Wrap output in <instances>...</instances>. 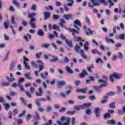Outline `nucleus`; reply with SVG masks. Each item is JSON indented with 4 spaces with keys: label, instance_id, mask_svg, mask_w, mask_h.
Listing matches in <instances>:
<instances>
[{
    "label": "nucleus",
    "instance_id": "obj_34",
    "mask_svg": "<svg viewBox=\"0 0 125 125\" xmlns=\"http://www.w3.org/2000/svg\"><path fill=\"white\" fill-rule=\"evenodd\" d=\"M65 23H66V21L64 19H60V25L61 27H64V24H65Z\"/></svg>",
    "mask_w": 125,
    "mask_h": 125
},
{
    "label": "nucleus",
    "instance_id": "obj_25",
    "mask_svg": "<svg viewBox=\"0 0 125 125\" xmlns=\"http://www.w3.org/2000/svg\"><path fill=\"white\" fill-rule=\"evenodd\" d=\"M24 40H25V41H26V42H29V40L28 39H29L30 40H31V39H32V36H31L30 34H27L26 36H24Z\"/></svg>",
    "mask_w": 125,
    "mask_h": 125
},
{
    "label": "nucleus",
    "instance_id": "obj_61",
    "mask_svg": "<svg viewBox=\"0 0 125 125\" xmlns=\"http://www.w3.org/2000/svg\"><path fill=\"white\" fill-rule=\"evenodd\" d=\"M31 9L35 11L36 9H37V5L34 4L31 6Z\"/></svg>",
    "mask_w": 125,
    "mask_h": 125
},
{
    "label": "nucleus",
    "instance_id": "obj_3",
    "mask_svg": "<svg viewBox=\"0 0 125 125\" xmlns=\"http://www.w3.org/2000/svg\"><path fill=\"white\" fill-rule=\"evenodd\" d=\"M123 77V75L120 73H114L111 76H110V81L112 83L114 82V78L115 79H121Z\"/></svg>",
    "mask_w": 125,
    "mask_h": 125
},
{
    "label": "nucleus",
    "instance_id": "obj_38",
    "mask_svg": "<svg viewBox=\"0 0 125 125\" xmlns=\"http://www.w3.org/2000/svg\"><path fill=\"white\" fill-rule=\"evenodd\" d=\"M105 40L108 43H110V42H112V43H115L114 40L112 39H109V37H106Z\"/></svg>",
    "mask_w": 125,
    "mask_h": 125
},
{
    "label": "nucleus",
    "instance_id": "obj_33",
    "mask_svg": "<svg viewBox=\"0 0 125 125\" xmlns=\"http://www.w3.org/2000/svg\"><path fill=\"white\" fill-rule=\"evenodd\" d=\"M74 110H76V111H80L81 109H82V105H75L73 107Z\"/></svg>",
    "mask_w": 125,
    "mask_h": 125
},
{
    "label": "nucleus",
    "instance_id": "obj_23",
    "mask_svg": "<svg viewBox=\"0 0 125 125\" xmlns=\"http://www.w3.org/2000/svg\"><path fill=\"white\" fill-rule=\"evenodd\" d=\"M25 82V79L23 78H20L18 83V85H22V83Z\"/></svg>",
    "mask_w": 125,
    "mask_h": 125
},
{
    "label": "nucleus",
    "instance_id": "obj_5",
    "mask_svg": "<svg viewBox=\"0 0 125 125\" xmlns=\"http://www.w3.org/2000/svg\"><path fill=\"white\" fill-rule=\"evenodd\" d=\"M48 28L49 30H51V29H53L54 30H56L57 31H58L59 32H60V28H59V26H58L56 24H54L53 25H51V24H49L48 25Z\"/></svg>",
    "mask_w": 125,
    "mask_h": 125
},
{
    "label": "nucleus",
    "instance_id": "obj_15",
    "mask_svg": "<svg viewBox=\"0 0 125 125\" xmlns=\"http://www.w3.org/2000/svg\"><path fill=\"white\" fill-rule=\"evenodd\" d=\"M69 58H68V57H65L64 59V60L62 61L61 62V63H62V64L63 65H66V64H67L69 62Z\"/></svg>",
    "mask_w": 125,
    "mask_h": 125
},
{
    "label": "nucleus",
    "instance_id": "obj_49",
    "mask_svg": "<svg viewBox=\"0 0 125 125\" xmlns=\"http://www.w3.org/2000/svg\"><path fill=\"white\" fill-rule=\"evenodd\" d=\"M110 117H111V115L109 113H105L104 116V118L105 120H107V118H110Z\"/></svg>",
    "mask_w": 125,
    "mask_h": 125
},
{
    "label": "nucleus",
    "instance_id": "obj_64",
    "mask_svg": "<svg viewBox=\"0 0 125 125\" xmlns=\"http://www.w3.org/2000/svg\"><path fill=\"white\" fill-rule=\"evenodd\" d=\"M1 85L3 86H9V83L7 82L3 83H1Z\"/></svg>",
    "mask_w": 125,
    "mask_h": 125
},
{
    "label": "nucleus",
    "instance_id": "obj_57",
    "mask_svg": "<svg viewBox=\"0 0 125 125\" xmlns=\"http://www.w3.org/2000/svg\"><path fill=\"white\" fill-rule=\"evenodd\" d=\"M47 83L46 82H43L42 83V86L43 87V88H44L45 89H46V88H47Z\"/></svg>",
    "mask_w": 125,
    "mask_h": 125
},
{
    "label": "nucleus",
    "instance_id": "obj_37",
    "mask_svg": "<svg viewBox=\"0 0 125 125\" xmlns=\"http://www.w3.org/2000/svg\"><path fill=\"white\" fill-rule=\"evenodd\" d=\"M24 77H25L26 79L27 80H31L32 77H31V76L30 75V73H27L24 75Z\"/></svg>",
    "mask_w": 125,
    "mask_h": 125
},
{
    "label": "nucleus",
    "instance_id": "obj_13",
    "mask_svg": "<svg viewBox=\"0 0 125 125\" xmlns=\"http://www.w3.org/2000/svg\"><path fill=\"white\" fill-rule=\"evenodd\" d=\"M33 118L36 121H40V119H41V116H40V114L39 113L36 112L35 113V114L33 115Z\"/></svg>",
    "mask_w": 125,
    "mask_h": 125
},
{
    "label": "nucleus",
    "instance_id": "obj_62",
    "mask_svg": "<svg viewBox=\"0 0 125 125\" xmlns=\"http://www.w3.org/2000/svg\"><path fill=\"white\" fill-rule=\"evenodd\" d=\"M65 111H66V108L65 107H62L59 110V112L61 113H63L64 112H65Z\"/></svg>",
    "mask_w": 125,
    "mask_h": 125
},
{
    "label": "nucleus",
    "instance_id": "obj_7",
    "mask_svg": "<svg viewBox=\"0 0 125 125\" xmlns=\"http://www.w3.org/2000/svg\"><path fill=\"white\" fill-rule=\"evenodd\" d=\"M36 21L35 18H31L29 21V24L30 25L31 27L33 28V29H36V23L35 21Z\"/></svg>",
    "mask_w": 125,
    "mask_h": 125
},
{
    "label": "nucleus",
    "instance_id": "obj_35",
    "mask_svg": "<svg viewBox=\"0 0 125 125\" xmlns=\"http://www.w3.org/2000/svg\"><path fill=\"white\" fill-rule=\"evenodd\" d=\"M65 42L68 45V46H70V47H72V41H69L68 39H65Z\"/></svg>",
    "mask_w": 125,
    "mask_h": 125
},
{
    "label": "nucleus",
    "instance_id": "obj_9",
    "mask_svg": "<svg viewBox=\"0 0 125 125\" xmlns=\"http://www.w3.org/2000/svg\"><path fill=\"white\" fill-rule=\"evenodd\" d=\"M37 62L38 63V65L39 66V72L42 71V70H43V62L41 60H38L37 61Z\"/></svg>",
    "mask_w": 125,
    "mask_h": 125
},
{
    "label": "nucleus",
    "instance_id": "obj_53",
    "mask_svg": "<svg viewBox=\"0 0 125 125\" xmlns=\"http://www.w3.org/2000/svg\"><path fill=\"white\" fill-rule=\"evenodd\" d=\"M41 100L38 99L35 101V103L37 106H41V104L40 103Z\"/></svg>",
    "mask_w": 125,
    "mask_h": 125
},
{
    "label": "nucleus",
    "instance_id": "obj_50",
    "mask_svg": "<svg viewBox=\"0 0 125 125\" xmlns=\"http://www.w3.org/2000/svg\"><path fill=\"white\" fill-rule=\"evenodd\" d=\"M36 15H37V14H36V13H32L28 15V17H29L30 18H34L33 17H35V16H36Z\"/></svg>",
    "mask_w": 125,
    "mask_h": 125
},
{
    "label": "nucleus",
    "instance_id": "obj_21",
    "mask_svg": "<svg viewBox=\"0 0 125 125\" xmlns=\"http://www.w3.org/2000/svg\"><path fill=\"white\" fill-rule=\"evenodd\" d=\"M54 37H58V35H57V32H56V31H54V34L49 35V39H53Z\"/></svg>",
    "mask_w": 125,
    "mask_h": 125
},
{
    "label": "nucleus",
    "instance_id": "obj_52",
    "mask_svg": "<svg viewBox=\"0 0 125 125\" xmlns=\"http://www.w3.org/2000/svg\"><path fill=\"white\" fill-rule=\"evenodd\" d=\"M14 20H15L14 17H11V22H12V24H14V25H16V27H17V23L16 22H14Z\"/></svg>",
    "mask_w": 125,
    "mask_h": 125
},
{
    "label": "nucleus",
    "instance_id": "obj_30",
    "mask_svg": "<svg viewBox=\"0 0 125 125\" xmlns=\"http://www.w3.org/2000/svg\"><path fill=\"white\" fill-rule=\"evenodd\" d=\"M107 124L108 125H115L116 121L113 119L107 121Z\"/></svg>",
    "mask_w": 125,
    "mask_h": 125
},
{
    "label": "nucleus",
    "instance_id": "obj_32",
    "mask_svg": "<svg viewBox=\"0 0 125 125\" xmlns=\"http://www.w3.org/2000/svg\"><path fill=\"white\" fill-rule=\"evenodd\" d=\"M87 74V73L86 72V71H85V70H84L83 71H82V72L81 73H80L79 75L80 77H81L82 78L84 77V76H85V75H86Z\"/></svg>",
    "mask_w": 125,
    "mask_h": 125
},
{
    "label": "nucleus",
    "instance_id": "obj_10",
    "mask_svg": "<svg viewBox=\"0 0 125 125\" xmlns=\"http://www.w3.org/2000/svg\"><path fill=\"white\" fill-rule=\"evenodd\" d=\"M91 103H85L81 105L82 109H86L91 106Z\"/></svg>",
    "mask_w": 125,
    "mask_h": 125
},
{
    "label": "nucleus",
    "instance_id": "obj_19",
    "mask_svg": "<svg viewBox=\"0 0 125 125\" xmlns=\"http://www.w3.org/2000/svg\"><path fill=\"white\" fill-rule=\"evenodd\" d=\"M86 34L87 36H90L91 35H93V32H92V31L90 28H87L86 29Z\"/></svg>",
    "mask_w": 125,
    "mask_h": 125
},
{
    "label": "nucleus",
    "instance_id": "obj_18",
    "mask_svg": "<svg viewBox=\"0 0 125 125\" xmlns=\"http://www.w3.org/2000/svg\"><path fill=\"white\" fill-rule=\"evenodd\" d=\"M41 75L42 79L44 80V79H46V78H47V76H48V73H47L46 71H45L44 74L43 73H41Z\"/></svg>",
    "mask_w": 125,
    "mask_h": 125
},
{
    "label": "nucleus",
    "instance_id": "obj_26",
    "mask_svg": "<svg viewBox=\"0 0 125 125\" xmlns=\"http://www.w3.org/2000/svg\"><path fill=\"white\" fill-rule=\"evenodd\" d=\"M37 35L41 37H43L44 36V33H43V31L42 29H40L38 30Z\"/></svg>",
    "mask_w": 125,
    "mask_h": 125
},
{
    "label": "nucleus",
    "instance_id": "obj_44",
    "mask_svg": "<svg viewBox=\"0 0 125 125\" xmlns=\"http://www.w3.org/2000/svg\"><path fill=\"white\" fill-rule=\"evenodd\" d=\"M115 105H116V103L113 102L109 104V107L111 109H115V108H116V106Z\"/></svg>",
    "mask_w": 125,
    "mask_h": 125
},
{
    "label": "nucleus",
    "instance_id": "obj_28",
    "mask_svg": "<svg viewBox=\"0 0 125 125\" xmlns=\"http://www.w3.org/2000/svg\"><path fill=\"white\" fill-rule=\"evenodd\" d=\"M115 38L116 40H125V34L120 35L119 37L116 36Z\"/></svg>",
    "mask_w": 125,
    "mask_h": 125
},
{
    "label": "nucleus",
    "instance_id": "obj_46",
    "mask_svg": "<svg viewBox=\"0 0 125 125\" xmlns=\"http://www.w3.org/2000/svg\"><path fill=\"white\" fill-rule=\"evenodd\" d=\"M99 62L102 63V64H103L104 63V60H101V58H99L98 59L96 60V63H99Z\"/></svg>",
    "mask_w": 125,
    "mask_h": 125
},
{
    "label": "nucleus",
    "instance_id": "obj_40",
    "mask_svg": "<svg viewBox=\"0 0 125 125\" xmlns=\"http://www.w3.org/2000/svg\"><path fill=\"white\" fill-rule=\"evenodd\" d=\"M23 64L25 65V68L26 70H30L31 66L30 65H28V64L25 62H23Z\"/></svg>",
    "mask_w": 125,
    "mask_h": 125
},
{
    "label": "nucleus",
    "instance_id": "obj_29",
    "mask_svg": "<svg viewBox=\"0 0 125 125\" xmlns=\"http://www.w3.org/2000/svg\"><path fill=\"white\" fill-rule=\"evenodd\" d=\"M65 88H66V89H68V90L66 91V95H70V94H71V90H70V89H71V88H72V87L68 86Z\"/></svg>",
    "mask_w": 125,
    "mask_h": 125
},
{
    "label": "nucleus",
    "instance_id": "obj_4",
    "mask_svg": "<svg viewBox=\"0 0 125 125\" xmlns=\"http://www.w3.org/2000/svg\"><path fill=\"white\" fill-rule=\"evenodd\" d=\"M90 0L92 2V4H91V2L88 3V7H90V8H93L94 6L99 5V3H97L96 0Z\"/></svg>",
    "mask_w": 125,
    "mask_h": 125
},
{
    "label": "nucleus",
    "instance_id": "obj_63",
    "mask_svg": "<svg viewBox=\"0 0 125 125\" xmlns=\"http://www.w3.org/2000/svg\"><path fill=\"white\" fill-rule=\"evenodd\" d=\"M13 114L14 116H15L16 115H17V114H18V109H15L13 111Z\"/></svg>",
    "mask_w": 125,
    "mask_h": 125
},
{
    "label": "nucleus",
    "instance_id": "obj_11",
    "mask_svg": "<svg viewBox=\"0 0 125 125\" xmlns=\"http://www.w3.org/2000/svg\"><path fill=\"white\" fill-rule=\"evenodd\" d=\"M60 120L62 122H64V121H66V123H67L68 124H69L70 122H71V118L70 117H66L65 116H62Z\"/></svg>",
    "mask_w": 125,
    "mask_h": 125
},
{
    "label": "nucleus",
    "instance_id": "obj_14",
    "mask_svg": "<svg viewBox=\"0 0 125 125\" xmlns=\"http://www.w3.org/2000/svg\"><path fill=\"white\" fill-rule=\"evenodd\" d=\"M86 91H87V89L86 88L77 89L76 90V92H81L82 93H84V94L86 93Z\"/></svg>",
    "mask_w": 125,
    "mask_h": 125
},
{
    "label": "nucleus",
    "instance_id": "obj_6",
    "mask_svg": "<svg viewBox=\"0 0 125 125\" xmlns=\"http://www.w3.org/2000/svg\"><path fill=\"white\" fill-rule=\"evenodd\" d=\"M49 59L51 62H56L58 61V57L54 55H49Z\"/></svg>",
    "mask_w": 125,
    "mask_h": 125
},
{
    "label": "nucleus",
    "instance_id": "obj_47",
    "mask_svg": "<svg viewBox=\"0 0 125 125\" xmlns=\"http://www.w3.org/2000/svg\"><path fill=\"white\" fill-rule=\"evenodd\" d=\"M47 83H50L52 85H53L55 83V79H54L53 81L49 82V80H46Z\"/></svg>",
    "mask_w": 125,
    "mask_h": 125
},
{
    "label": "nucleus",
    "instance_id": "obj_60",
    "mask_svg": "<svg viewBox=\"0 0 125 125\" xmlns=\"http://www.w3.org/2000/svg\"><path fill=\"white\" fill-rule=\"evenodd\" d=\"M29 89L30 90V92H31V93H34V92H35L36 89H35V87H30L29 88Z\"/></svg>",
    "mask_w": 125,
    "mask_h": 125
},
{
    "label": "nucleus",
    "instance_id": "obj_16",
    "mask_svg": "<svg viewBox=\"0 0 125 125\" xmlns=\"http://www.w3.org/2000/svg\"><path fill=\"white\" fill-rule=\"evenodd\" d=\"M73 15L72 14H65L63 15V18H64V19H66V20H70V19H71Z\"/></svg>",
    "mask_w": 125,
    "mask_h": 125
},
{
    "label": "nucleus",
    "instance_id": "obj_42",
    "mask_svg": "<svg viewBox=\"0 0 125 125\" xmlns=\"http://www.w3.org/2000/svg\"><path fill=\"white\" fill-rule=\"evenodd\" d=\"M84 49L86 51L89 49V48H88V43L87 42H86V43L84 44Z\"/></svg>",
    "mask_w": 125,
    "mask_h": 125
},
{
    "label": "nucleus",
    "instance_id": "obj_12",
    "mask_svg": "<svg viewBox=\"0 0 125 125\" xmlns=\"http://www.w3.org/2000/svg\"><path fill=\"white\" fill-rule=\"evenodd\" d=\"M65 84H66V82L63 80L59 81L57 83L58 87H62V86H63Z\"/></svg>",
    "mask_w": 125,
    "mask_h": 125
},
{
    "label": "nucleus",
    "instance_id": "obj_31",
    "mask_svg": "<svg viewBox=\"0 0 125 125\" xmlns=\"http://www.w3.org/2000/svg\"><path fill=\"white\" fill-rule=\"evenodd\" d=\"M68 3L67 4V6H73V4H74V0H67Z\"/></svg>",
    "mask_w": 125,
    "mask_h": 125
},
{
    "label": "nucleus",
    "instance_id": "obj_41",
    "mask_svg": "<svg viewBox=\"0 0 125 125\" xmlns=\"http://www.w3.org/2000/svg\"><path fill=\"white\" fill-rule=\"evenodd\" d=\"M92 52L93 54H95L96 53H98L99 55H101V53H100V52H99L96 49L92 50Z\"/></svg>",
    "mask_w": 125,
    "mask_h": 125
},
{
    "label": "nucleus",
    "instance_id": "obj_36",
    "mask_svg": "<svg viewBox=\"0 0 125 125\" xmlns=\"http://www.w3.org/2000/svg\"><path fill=\"white\" fill-rule=\"evenodd\" d=\"M13 3L17 7H20V3H19V2H18V1H17V0H13Z\"/></svg>",
    "mask_w": 125,
    "mask_h": 125
},
{
    "label": "nucleus",
    "instance_id": "obj_45",
    "mask_svg": "<svg viewBox=\"0 0 125 125\" xmlns=\"http://www.w3.org/2000/svg\"><path fill=\"white\" fill-rule=\"evenodd\" d=\"M74 23L75 24H76V25H78L80 27L82 26V24H81V21L78 20H75L74 21Z\"/></svg>",
    "mask_w": 125,
    "mask_h": 125
},
{
    "label": "nucleus",
    "instance_id": "obj_20",
    "mask_svg": "<svg viewBox=\"0 0 125 125\" xmlns=\"http://www.w3.org/2000/svg\"><path fill=\"white\" fill-rule=\"evenodd\" d=\"M44 20H47V19H48V18H49V17L50 16V13H49V12H45L44 13Z\"/></svg>",
    "mask_w": 125,
    "mask_h": 125
},
{
    "label": "nucleus",
    "instance_id": "obj_8",
    "mask_svg": "<svg viewBox=\"0 0 125 125\" xmlns=\"http://www.w3.org/2000/svg\"><path fill=\"white\" fill-rule=\"evenodd\" d=\"M74 28H76L77 30L74 29H70V32H72L73 36H75V33L76 34H79V31H80V28L77 26L76 24H74Z\"/></svg>",
    "mask_w": 125,
    "mask_h": 125
},
{
    "label": "nucleus",
    "instance_id": "obj_43",
    "mask_svg": "<svg viewBox=\"0 0 125 125\" xmlns=\"http://www.w3.org/2000/svg\"><path fill=\"white\" fill-rule=\"evenodd\" d=\"M20 99L21 100V101L22 102V103H23V104H24V105H26V104H27V102L26 101V100H25V99L21 97L20 98Z\"/></svg>",
    "mask_w": 125,
    "mask_h": 125
},
{
    "label": "nucleus",
    "instance_id": "obj_59",
    "mask_svg": "<svg viewBox=\"0 0 125 125\" xmlns=\"http://www.w3.org/2000/svg\"><path fill=\"white\" fill-rule=\"evenodd\" d=\"M51 45L54 47L55 50H57V49H58V48L57 47V46L56 45V43L52 42Z\"/></svg>",
    "mask_w": 125,
    "mask_h": 125
},
{
    "label": "nucleus",
    "instance_id": "obj_54",
    "mask_svg": "<svg viewBox=\"0 0 125 125\" xmlns=\"http://www.w3.org/2000/svg\"><path fill=\"white\" fill-rule=\"evenodd\" d=\"M5 105V109L7 110H8V109H9V108H10V105L9 104H4Z\"/></svg>",
    "mask_w": 125,
    "mask_h": 125
},
{
    "label": "nucleus",
    "instance_id": "obj_27",
    "mask_svg": "<svg viewBox=\"0 0 125 125\" xmlns=\"http://www.w3.org/2000/svg\"><path fill=\"white\" fill-rule=\"evenodd\" d=\"M49 46H50V44L47 43L42 44L41 45L42 48H47L48 47H49Z\"/></svg>",
    "mask_w": 125,
    "mask_h": 125
},
{
    "label": "nucleus",
    "instance_id": "obj_56",
    "mask_svg": "<svg viewBox=\"0 0 125 125\" xmlns=\"http://www.w3.org/2000/svg\"><path fill=\"white\" fill-rule=\"evenodd\" d=\"M116 94V93L114 92H109L107 93V95H108V96H114Z\"/></svg>",
    "mask_w": 125,
    "mask_h": 125
},
{
    "label": "nucleus",
    "instance_id": "obj_2",
    "mask_svg": "<svg viewBox=\"0 0 125 125\" xmlns=\"http://www.w3.org/2000/svg\"><path fill=\"white\" fill-rule=\"evenodd\" d=\"M107 81H108V78L105 77L104 79H100L98 80V83H101L100 85V87H105L107 86Z\"/></svg>",
    "mask_w": 125,
    "mask_h": 125
},
{
    "label": "nucleus",
    "instance_id": "obj_24",
    "mask_svg": "<svg viewBox=\"0 0 125 125\" xmlns=\"http://www.w3.org/2000/svg\"><path fill=\"white\" fill-rule=\"evenodd\" d=\"M117 0H107V1L110 3L109 7H111V6H113V5L115 4V3L113 2V1H114V2H117Z\"/></svg>",
    "mask_w": 125,
    "mask_h": 125
},
{
    "label": "nucleus",
    "instance_id": "obj_51",
    "mask_svg": "<svg viewBox=\"0 0 125 125\" xmlns=\"http://www.w3.org/2000/svg\"><path fill=\"white\" fill-rule=\"evenodd\" d=\"M100 2H101V3H103L104 5H108V3L106 2V0H100Z\"/></svg>",
    "mask_w": 125,
    "mask_h": 125
},
{
    "label": "nucleus",
    "instance_id": "obj_39",
    "mask_svg": "<svg viewBox=\"0 0 125 125\" xmlns=\"http://www.w3.org/2000/svg\"><path fill=\"white\" fill-rule=\"evenodd\" d=\"M18 86L20 87V91L21 92H25V89L23 87V85H18Z\"/></svg>",
    "mask_w": 125,
    "mask_h": 125
},
{
    "label": "nucleus",
    "instance_id": "obj_55",
    "mask_svg": "<svg viewBox=\"0 0 125 125\" xmlns=\"http://www.w3.org/2000/svg\"><path fill=\"white\" fill-rule=\"evenodd\" d=\"M85 114L87 115H90V113H91V110L90 109H87L85 111Z\"/></svg>",
    "mask_w": 125,
    "mask_h": 125
},
{
    "label": "nucleus",
    "instance_id": "obj_1",
    "mask_svg": "<svg viewBox=\"0 0 125 125\" xmlns=\"http://www.w3.org/2000/svg\"><path fill=\"white\" fill-rule=\"evenodd\" d=\"M75 49L77 53H80L82 58H83V59H87V56L85 54L83 50L81 49V47L79 46V45L76 44Z\"/></svg>",
    "mask_w": 125,
    "mask_h": 125
},
{
    "label": "nucleus",
    "instance_id": "obj_17",
    "mask_svg": "<svg viewBox=\"0 0 125 125\" xmlns=\"http://www.w3.org/2000/svg\"><path fill=\"white\" fill-rule=\"evenodd\" d=\"M36 96H42V90L41 88H39V91H36Z\"/></svg>",
    "mask_w": 125,
    "mask_h": 125
},
{
    "label": "nucleus",
    "instance_id": "obj_58",
    "mask_svg": "<svg viewBox=\"0 0 125 125\" xmlns=\"http://www.w3.org/2000/svg\"><path fill=\"white\" fill-rule=\"evenodd\" d=\"M59 18H60L59 15H54L53 16V19H54V20H57V19H59Z\"/></svg>",
    "mask_w": 125,
    "mask_h": 125
},
{
    "label": "nucleus",
    "instance_id": "obj_48",
    "mask_svg": "<svg viewBox=\"0 0 125 125\" xmlns=\"http://www.w3.org/2000/svg\"><path fill=\"white\" fill-rule=\"evenodd\" d=\"M15 67V62L14 61H13L10 66V69H11L12 68H14Z\"/></svg>",
    "mask_w": 125,
    "mask_h": 125
},
{
    "label": "nucleus",
    "instance_id": "obj_22",
    "mask_svg": "<svg viewBox=\"0 0 125 125\" xmlns=\"http://www.w3.org/2000/svg\"><path fill=\"white\" fill-rule=\"evenodd\" d=\"M65 70L67 72H68L69 74H73V73H74V71L72 70L69 66H66L65 67Z\"/></svg>",
    "mask_w": 125,
    "mask_h": 125
}]
</instances>
